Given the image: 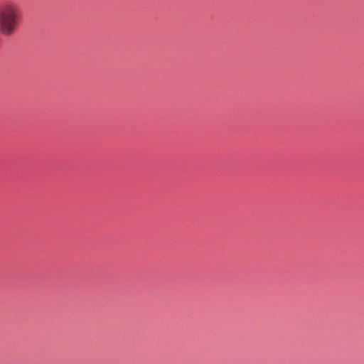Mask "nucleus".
Wrapping results in <instances>:
<instances>
[{
    "instance_id": "1",
    "label": "nucleus",
    "mask_w": 364,
    "mask_h": 364,
    "mask_svg": "<svg viewBox=\"0 0 364 364\" xmlns=\"http://www.w3.org/2000/svg\"><path fill=\"white\" fill-rule=\"evenodd\" d=\"M19 13L14 5H6L0 9V31L10 36L18 26Z\"/></svg>"
}]
</instances>
